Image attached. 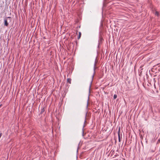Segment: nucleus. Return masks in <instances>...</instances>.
Returning <instances> with one entry per match:
<instances>
[{
    "mask_svg": "<svg viewBox=\"0 0 160 160\" xmlns=\"http://www.w3.org/2000/svg\"><path fill=\"white\" fill-rule=\"evenodd\" d=\"M2 104H0V108L1 107V106H2Z\"/></svg>",
    "mask_w": 160,
    "mask_h": 160,
    "instance_id": "dca6fc26",
    "label": "nucleus"
},
{
    "mask_svg": "<svg viewBox=\"0 0 160 160\" xmlns=\"http://www.w3.org/2000/svg\"><path fill=\"white\" fill-rule=\"evenodd\" d=\"M155 15L157 16H159V13L158 12L156 11L155 12Z\"/></svg>",
    "mask_w": 160,
    "mask_h": 160,
    "instance_id": "0eeeda50",
    "label": "nucleus"
},
{
    "mask_svg": "<svg viewBox=\"0 0 160 160\" xmlns=\"http://www.w3.org/2000/svg\"><path fill=\"white\" fill-rule=\"evenodd\" d=\"M67 82H68V83H71V78H68L67 79Z\"/></svg>",
    "mask_w": 160,
    "mask_h": 160,
    "instance_id": "39448f33",
    "label": "nucleus"
},
{
    "mask_svg": "<svg viewBox=\"0 0 160 160\" xmlns=\"http://www.w3.org/2000/svg\"><path fill=\"white\" fill-rule=\"evenodd\" d=\"M96 59H97V58H96L95 59V60L94 65V67H93L94 72H93V74L92 76V80L93 79V78L94 76V74H95V69H96V63L97 62V61H96Z\"/></svg>",
    "mask_w": 160,
    "mask_h": 160,
    "instance_id": "f257e3e1",
    "label": "nucleus"
},
{
    "mask_svg": "<svg viewBox=\"0 0 160 160\" xmlns=\"http://www.w3.org/2000/svg\"><path fill=\"white\" fill-rule=\"evenodd\" d=\"M99 44H100L99 41H98V49H99V48H100Z\"/></svg>",
    "mask_w": 160,
    "mask_h": 160,
    "instance_id": "9b49d317",
    "label": "nucleus"
},
{
    "mask_svg": "<svg viewBox=\"0 0 160 160\" xmlns=\"http://www.w3.org/2000/svg\"><path fill=\"white\" fill-rule=\"evenodd\" d=\"M120 127H119L118 132V135H120Z\"/></svg>",
    "mask_w": 160,
    "mask_h": 160,
    "instance_id": "6e6552de",
    "label": "nucleus"
},
{
    "mask_svg": "<svg viewBox=\"0 0 160 160\" xmlns=\"http://www.w3.org/2000/svg\"><path fill=\"white\" fill-rule=\"evenodd\" d=\"M44 111H45V110H44V108H42L41 109L40 113L41 114L43 113L44 112Z\"/></svg>",
    "mask_w": 160,
    "mask_h": 160,
    "instance_id": "20e7f679",
    "label": "nucleus"
},
{
    "mask_svg": "<svg viewBox=\"0 0 160 160\" xmlns=\"http://www.w3.org/2000/svg\"><path fill=\"white\" fill-rule=\"evenodd\" d=\"M79 36H78V39H79L80 38V37H81V32H79Z\"/></svg>",
    "mask_w": 160,
    "mask_h": 160,
    "instance_id": "f8f14e48",
    "label": "nucleus"
},
{
    "mask_svg": "<svg viewBox=\"0 0 160 160\" xmlns=\"http://www.w3.org/2000/svg\"><path fill=\"white\" fill-rule=\"evenodd\" d=\"M160 141V140H158V142H159V141Z\"/></svg>",
    "mask_w": 160,
    "mask_h": 160,
    "instance_id": "f3484780",
    "label": "nucleus"
},
{
    "mask_svg": "<svg viewBox=\"0 0 160 160\" xmlns=\"http://www.w3.org/2000/svg\"><path fill=\"white\" fill-rule=\"evenodd\" d=\"M0 7L2 8V6H0Z\"/></svg>",
    "mask_w": 160,
    "mask_h": 160,
    "instance_id": "a211bd4d",
    "label": "nucleus"
},
{
    "mask_svg": "<svg viewBox=\"0 0 160 160\" xmlns=\"http://www.w3.org/2000/svg\"><path fill=\"white\" fill-rule=\"evenodd\" d=\"M117 97V96L116 94H114L113 96V99H116Z\"/></svg>",
    "mask_w": 160,
    "mask_h": 160,
    "instance_id": "1a4fd4ad",
    "label": "nucleus"
},
{
    "mask_svg": "<svg viewBox=\"0 0 160 160\" xmlns=\"http://www.w3.org/2000/svg\"><path fill=\"white\" fill-rule=\"evenodd\" d=\"M87 112L86 113V114H85V121H84V125H83V129H82V135L83 136V133H84V131H83V128H84V127H85V122H86V117H87Z\"/></svg>",
    "mask_w": 160,
    "mask_h": 160,
    "instance_id": "f03ea898",
    "label": "nucleus"
},
{
    "mask_svg": "<svg viewBox=\"0 0 160 160\" xmlns=\"http://www.w3.org/2000/svg\"><path fill=\"white\" fill-rule=\"evenodd\" d=\"M91 83H92V82H91V85H90V87H89V92H90V88L91 87Z\"/></svg>",
    "mask_w": 160,
    "mask_h": 160,
    "instance_id": "4468645a",
    "label": "nucleus"
},
{
    "mask_svg": "<svg viewBox=\"0 0 160 160\" xmlns=\"http://www.w3.org/2000/svg\"><path fill=\"white\" fill-rule=\"evenodd\" d=\"M79 144H78V149H77V152H78V148H79Z\"/></svg>",
    "mask_w": 160,
    "mask_h": 160,
    "instance_id": "ddd939ff",
    "label": "nucleus"
},
{
    "mask_svg": "<svg viewBox=\"0 0 160 160\" xmlns=\"http://www.w3.org/2000/svg\"><path fill=\"white\" fill-rule=\"evenodd\" d=\"M89 96H88V100H87V106H86V108H88V101H89Z\"/></svg>",
    "mask_w": 160,
    "mask_h": 160,
    "instance_id": "423d86ee",
    "label": "nucleus"
},
{
    "mask_svg": "<svg viewBox=\"0 0 160 160\" xmlns=\"http://www.w3.org/2000/svg\"><path fill=\"white\" fill-rule=\"evenodd\" d=\"M4 25L6 26H8V25L7 20L6 19L4 20Z\"/></svg>",
    "mask_w": 160,
    "mask_h": 160,
    "instance_id": "7ed1b4c3",
    "label": "nucleus"
},
{
    "mask_svg": "<svg viewBox=\"0 0 160 160\" xmlns=\"http://www.w3.org/2000/svg\"><path fill=\"white\" fill-rule=\"evenodd\" d=\"M118 141L119 142H120L121 139H120V135H118Z\"/></svg>",
    "mask_w": 160,
    "mask_h": 160,
    "instance_id": "9d476101",
    "label": "nucleus"
},
{
    "mask_svg": "<svg viewBox=\"0 0 160 160\" xmlns=\"http://www.w3.org/2000/svg\"><path fill=\"white\" fill-rule=\"evenodd\" d=\"M7 18H10V17H8Z\"/></svg>",
    "mask_w": 160,
    "mask_h": 160,
    "instance_id": "2eb2a0df",
    "label": "nucleus"
}]
</instances>
